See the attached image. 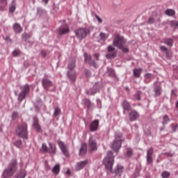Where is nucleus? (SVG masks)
<instances>
[{"label": "nucleus", "instance_id": "12", "mask_svg": "<svg viewBox=\"0 0 178 178\" xmlns=\"http://www.w3.org/2000/svg\"><path fill=\"white\" fill-rule=\"evenodd\" d=\"M42 86L46 91H49V87H52V86H54V83L47 78H42Z\"/></svg>", "mask_w": 178, "mask_h": 178}, {"label": "nucleus", "instance_id": "28", "mask_svg": "<svg viewBox=\"0 0 178 178\" xmlns=\"http://www.w3.org/2000/svg\"><path fill=\"white\" fill-rule=\"evenodd\" d=\"M67 67L69 70H74L73 69L76 67V60L72 58L68 63Z\"/></svg>", "mask_w": 178, "mask_h": 178}, {"label": "nucleus", "instance_id": "2", "mask_svg": "<svg viewBox=\"0 0 178 178\" xmlns=\"http://www.w3.org/2000/svg\"><path fill=\"white\" fill-rule=\"evenodd\" d=\"M124 141V138L123 137V134L122 132H115L111 148L113 149L115 152H119V149L122 148V144Z\"/></svg>", "mask_w": 178, "mask_h": 178}, {"label": "nucleus", "instance_id": "24", "mask_svg": "<svg viewBox=\"0 0 178 178\" xmlns=\"http://www.w3.org/2000/svg\"><path fill=\"white\" fill-rule=\"evenodd\" d=\"M13 29L15 31V33H17V34H20L22 31H23V28H22V26L19 24L18 23H15L13 24Z\"/></svg>", "mask_w": 178, "mask_h": 178}, {"label": "nucleus", "instance_id": "43", "mask_svg": "<svg viewBox=\"0 0 178 178\" xmlns=\"http://www.w3.org/2000/svg\"><path fill=\"white\" fill-rule=\"evenodd\" d=\"M99 38L100 40H102V41H105L108 39V35H106V34H105L104 33L101 32L99 33Z\"/></svg>", "mask_w": 178, "mask_h": 178}, {"label": "nucleus", "instance_id": "45", "mask_svg": "<svg viewBox=\"0 0 178 178\" xmlns=\"http://www.w3.org/2000/svg\"><path fill=\"white\" fill-rule=\"evenodd\" d=\"M17 118H19V113L17 111H14L11 116L12 120H16Z\"/></svg>", "mask_w": 178, "mask_h": 178}, {"label": "nucleus", "instance_id": "52", "mask_svg": "<svg viewBox=\"0 0 178 178\" xmlns=\"http://www.w3.org/2000/svg\"><path fill=\"white\" fill-rule=\"evenodd\" d=\"M145 79H149L150 80L155 79V76L149 73L145 74Z\"/></svg>", "mask_w": 178, "mask_h": 178}, {"label": "nucleus", "instance_id": "44", "mask_svg": "<svg viewBox=\"0 0 178 178\" xmlns=\"http://www.w3.org/2000/svg\"><path fill=\"white\" fill-rule=\"evenodd\" d=\"M88 65L90 66H92L93 67H97V63H95V60H93L92 58H91L88 62Z\"/></svg>", "mask_w": 178, "mask_h": 178}, {"label": "nucleus", "instance_id": "60", "mask_svg": "<svg viewBox=\"0 0 178 178\" xmlns=\"http://www.w3.org/2000/svg\"><path fill=\"white\" fill-rule=\"evenodd\" d=\"M40 55L42 58H45L47 56V51L45 50H41Z\"/></svg>", "mask_w": 178, "mask_h": 178}, {"label": "nucleus", "instance_id": "10", "mask_svg": "<svg viewBox=\"0 0 178 178\" xmlns=\"http://www.w3.org/2000/svg\"><path fill=\"white\" fill-rule=\"evenodd\" d=\"M33 127L38 133H42V129L41 128V125H40V120L37 116L33 118Z\"/></svg>", "mask_w": 178, "mask_h": 178}, {"label": "nucleus", "instance_id": "50", "mask_svg": "<svg viewBox=\"0 0 178 178\" xmlns=\"http://www.w3.org/2000/svg\"><path fill=\"white\" fill-rule=\"evenodd\" d=\"M22 54V51H20V50H14L12 53L13 56L16 57V56H19V55H20Z\"/></svg>", "mask_w": 178, "mask_h": 178}, {"label": "nucleus", "instance_id": "22", "mask_svg": "<svg viewBox=\"0 0 178 178\" xmlns=\"http://www.w3.org/2000/svg\"><path fill=\"white\" fill-rule=\"evenodd\" d=\"M123 169H124V168L122 165H117V168L115 170V177H116V176H118V177H120V176H122V173H123Z\"/></svg>", "mask_w": 178, "mask_h": 178}, {"label": "nucleus", "instance_id": "30", "mask_svg": "<svg viewBox=\"0 0 178 178\" xmlns=\"http://www.w3.org/2000/svg\"><path fill=\"white\" fill-rule=\"evenodd\" d=\"M85 106H87L88 109H92L94 107V104L91 102V100L89 99H85L83 100Z\"/></svg>", "mask_w": 178, "mask_h": 178}, {"label": "nucleus", "instance_id": "21", "mask_svg": "<svg viewBox=\"0 0 178 178\" xmlns=\"http://www.w3.org/2000/svg\"><path fill=\"white\" fill-rule=\"evenodd\" d=\"M88 164V161L87 160L77 163L76 170H81V169H83V168H84V166L87 165Z\"/></svg>", "mask_w": 178, "mask_h": 178}, {"label": "nucleus", "instance_id": "20", "mask_svg": "<svg viewBox=\"0 0 178 178\" xmlns=\"http://www.w3.org/2000/svg\"><path fill=\"white\" fill-rule=\"evenodd\" d=\"M154 91L155 97H161L162 95V86L161 85H156L154 87Z\"/></svg>", "mask_w": 178, "mask_h": 178}, {"label": "nucleus", "instance_id": "37", "mask_svg": "<svg viewBox=\"0 0 178 178\" xmlns=\"http://www.w3.org/2000/svg\"><path fill=\"white\" fill-rule=\"evenodd\" d=\"M15 147H17V148H22L23 147V142L22 140H17L13 143Z\"/></svg>", "mask_w": 178, "mask_h": 178}, {"label": "nucleus", "instance_id": "56", "mask_svg": "<svg viewBox=\"0 0 178 178\" xmlns=\"http://www.w3.org/2000/svg\"><path fill=\"white\" fill-rule=\"evenodd\" d=\"M144 133H145V136H147V137L151 136V129H145Z\"/></svg>", "mask_w": 178, "mask_h": 178}, {"label": "nucleus", "instance_id": "8", "mask_svg": "<svg viewBox=\"0 0 178 178\" xmlns=\"http://www.w3.org/2000/svg\"><path fill=\"white\" fill-rule=\"evenodd\" d=\"M101 88H102V83L96 82L92 88L86 90V94L87 95H95L97 92H99Z\"/></svg>", "mask_w": 178, "mask_h": 178}, {"label": "nucleus", "instance_id": "59", "mask_svg": "<svg viewBox=\"0 0 178 178\" xmlns=\"http://www.w3.org/2000/svg\"><path fill=\"white\" fill-rule=\"evenodd\" d=\"M134 98H136L138 101H141V95L140 94V92L135 94Z\"/></svg>", "mask_w": 178, "mask_h": 178}, {"label": "nucleus", "instance_id": "39", "mask_svg": "<svg viewBox=\"0 0 178 178\" xmlns=\"http://www.w3.org/2000/svg\"><path fill=\"white\" fill-rule=\"evenodd\" d=\"M169 122H170V118H169V116L168 115H164L162 121L163 126H165V124H168Z\"/></svg>", "mask_w": 178, "mask_h": 178}, {"label": "nucleus", "instance_id": "54", "mask_svg": "<svg viewBox=\"0 0 178 178\" xmlns=\"http://www.w3.org/2000/svg\"><path fill=\"white\" fill-rule=\"evenodd\" d=\"M170 24L171 27H178V21H170Z\"/></svg>", "mask_w": 178, "mask_h": 178}, {"label": "nucleus", "instance_id": "62", "mask_svg": "<svg viewBox=\"0 0 178 178\" xmlns=\"http://www.w3.org/2000/svg\"><path fill=\"white\" fill-rule=\"evenodd\" d=\"M1 5H3V6H6V5L8 4V2L6 0H0Z\"/></svg>", "mask_w": 178, "mask_h": 178}, {"label": "nucleus", "instance_id": "55", "mask_svg": "<svg viewBox=\"0 0 178 178\" xmlns=\"http://www.w3.org/2000/svg\"><path fill=\"white\" fill-rule=\"evenodd\" d=\"M172 133H176L178 130V124L171 127Z\"/></svg>", "mask_w": 178, "mask_h": 178}, {"label": "nucleus", "instance_id": "57", "mask_svg": "<svg viewBox=\"0 0 178 178\" xmlns=\"http://www.w3.org/2000/svg\"><path fill=\"white\" fill-rule=\"evenodd\" d=\"M59 10V8L54 6L51 10V13H53L54 15H55V13H56Z\"/></svg>", "mask_w": 178, "mask_h": 178}, {"label": "nucleus", "instance_id": "15", "mask_svg": "<svg viewBox=\"0 0 178 178\" xmlns=\"http://www.w3.org/2000/svg\"><path fill=\"white\" fill-rule=\"evenodd\" d=\"M58 144L63 155L67 157L69 156V150L67 149L68 147L66 145H65V143H63V141H58Z\"/></svg>", "mask_w": 178, "mask_h": 178}, {"label": "nucleus", "instance_id": "17", "mask_svg": "<svg viewBox=\"0 0 178 178\" xmlns=\"http://www.w3.org/2000/svg\"><path fill=\"white\" fill-rule=\"evenodd\" d=\"M99 127V120H95L89 126L90 131H97Z\"/></svg>", "mask_w": 178, "mask_h": 178}, {"label": "nucleus", "instance_id": "42", "mask_svg": "<svg viewBox=\"0 0 178 178\" xmlns=\"http://www.w3.org/2000/svg\"><path fill=\"white\" fill-rule=\"evenodd\" d=\"M133 149L131 147L127 149V158H131L133 156Z\"/></svg>", "mask_w": 178, "mask_h": 178}, {"label": "nucleus", "instance_id": "1", "mask_svg": "<svg viewBox=\"0 0 178 178\" xmlns=\"http://www.w3.org/2000/svg\"><path fill=\"white\" fill-rule=\"evenodd\" d=\"M127 42V40L121 35L119 33L115 35L113 45V47H116L118 49H120L123 54H128L130 52V49H129V46L126 45Z\"/></svg>", "mask_w": 178, "mask_h": 178}, {"label": "nucleus", "instance_id": "16", "mask_svg": "<svg viewBox=\"0 0 178 178\" xmlns=\"http://www.w3.org/2000/svg\"><path fill=\"white\" fill-rule=\"evenodd\" d=\"M105 76L108 77H112L113 79H116V72L115 69L107 67L106 71L104 73Z\"/></svg>", "mask_w": 178, "mask_h": 178}, {"label": "nucleus", "instance_id": "13", "mask_svg": "<svg viewBox=\"0 0 178 178\" xmlns=\"http://www.w3.org/2000/svg\"><path fill=\"white\" fill-rule=\"evenodd\" d=\"M121 106L123 108L124 115H126L127 112H130V111H131V104L127 100H124L121 103Z\"/></svg>", "mask_w": 178, "mask_h": 178}, {"label": "nucleus", "instance_id": "63", "mask_svg": "<svg viewBox=\"0 0 178 178\" xmlns=\"http://www.w3.org/2000/svg\"><path fill=\"white\" fill-rule=\"evenodd\" d=\"M95 16L99 23H102V19H101V17H99V16H98L97 14H95Z\"/></svg>", "mask_w": 178, "mask_h": 178}, {"label": "nucleus", "instance_id": "41", "mask_svg": "<svg viewBox=\"0 0 178 178\" xmlns=\"http://www.w3.org/2000/svg\"><path fill=\"white\" fill-rule=\"evenodd\" d=\"M48 146H47V144L45 143H42V148L40 149V151H42V152L43 154H47V152H48Z\"/></svg>", "mask_w": 178, "mask_h": 178}, {"label": "nucleus", "instance_id": "64", "mask_svg": "<svg viewBox=\"0 0 178 178\" xmlns=\"http://www.w3.org/2000/svg\"><path fill=\"white\" fill-rule=\"evenodd\" d=\"M5 40H6V41H8V42H12V39H10V37H9V36H7V37L5 38Z\"/></svg>", "mask_w": 178, "mask_h": 178}, {"label": "nucleus", "instance_id": "7", "mask_svg": "<svg viewBox=\"0 0 178 178\" xmlns=\"http://www.w3.org/2000/svg\"><path fill=\"white\" fill-rule=\"evenodd\" d=\"M19 89L21 91L18 95L17 101L22 102L23 99H25L26 97L30 94V85L25 84L20 86Z\"/></svg>", "mask_w": 178, "mask_h": 178}, {"label": "nucleus", "instance_id": "38", "mask_svg": "<svg viewBox=\"0 0 178 178\" xmlns=\"http://www.w3.org/2000/svg\"><path fill=\"white\" fill-rule=\"evenodd\" d=\"M83 57H84V62L85 63H88V61L92 59L91 58V55L89 54L88 53H84L83 54Z\"/></svg>", "mask_w": 178, "mask_h": 178}, {"label": "nucleus", "instance_id": "6", "mask_svg": "<svg viewBox=\"0 0 178 178\" xmlns=\"http://www.w3.org/2000/svg\"><path fill=\"white\" fill-rule=\"evenodd\" d=\"M90 33L91 30L87 27L79 28L74 31L76 37L78 38V40H80V41H81V40H84L87 35H90Z\"/></svg>", "mask_w": 178, "mask_h": 178}, {"label": "nucleus", "instance_id": "58", "mask_svg": "<svg viewBox=\"0 0 178 178\" xmlns=\"http://www.w3.org/2000/svg\"><path fill=\"white\" fill-rule=\"evenodd\" d=\"M163 155H165V156H168V158H172V156H175V153L165 152L163 153Z\"/></svg>", "mask_w": 178, "mask_h": 178}, {"label": "nucleus", "instance_id": "27", "mask_svg": "<svg viewBox=\"0 0 178 178\" xmlns=\"http://www.w3.org/2000/svg\"><path fill=\"white\" fill-rule=\"evenodd\" d=\"M87 154V143H82L79 149V155H86Z\"/></svg>", "mask_w": 178, "mask_h": 178}, {"label": "nucleus", "instance_id": "40", "mask_svg": "<svg viewBox=\"0 0 178 178\" xmlns=\"http://www.w3.org/2000/svg\"><path fill=\"white\" fill-rule=\"evenodd\" d=\"M60 115V108L58 106L54 108V112L53 114L54 118H56L57 116H59Z\"/></svg>", "mask_w": 178, "mask_h": 178}, {"label": "nucleus", "instance_id": "33", "mask_svg": "<svg viewBox=\"0 0 178 178\" xmlns=\"http://www.w3.org/2000/svg\"><path fill=\"white\" fill-rule=\"evenodd\" d=\"M163 44L168 45V47H173V39L172 38H165L163 39Z\"/></svg>", "mask_w": 178, "mask_h": 178}, {"label": "nucleus", "instance_id": "35", "mask_svg": "<svg viewBox=\"0 0 178 178\" xmlns=\"http://www.w3.org/2000/svg\"><path fill=\"white\" fill-rule=\"evenodd\" d=\"M26 176H27V172L24 170H21L19 173L15 175V178H24Z\"/></svg>", "mask_w": 178, "mask_h": 178}, {"label": "nucleus", "instance_id": "48", "mask_svg": "<svg viewBox=\"0 0 178 178\" xmlns=\"http://www.w3.org/2000/svg\"><path fill=\"white\" fill-rule=\"evenodd\" d=\"M146 159H147V165H151V163H152V162H154V159H152V156H147Z\"/></svg>", "mask_w": 178, "mask_h": 178}, {"label": "nucleus", "instance_id": "11", "mask_svg": "<svg viewBox=\"0 0 178 178\" xmlns=\"http://www.w3.org/2000/svg\"><path fill=\"white\" fill-rule=\"evenodd\" d=\"M67 77L70 81L71 84H74L76 82L77 75L75 70H68L67 72Z\"/></svg>", "mask_w": 178, "mask_h": 178}, {"label": "nucleus", "instance_id": "18", "mask_svg": "<svg viewBox=\"0 0 178 178\" xmlns=\"http://www.w3.org/2000/svg\"><path fill=\"white\" fill-rule=\"evenodd\" d=\"M129 117L130 122H134L140 118V113L136 111H132L129 113Z\"/></svg>", "mask_w": 178, "mask_h": 178}, {"label": "nucleus", "instance_id": "14", "mask_svg": "<svg viewBox=\"0 0 178 178\" xmlns=\"http://www.w3.org/2000/svg\"><path fill=\"white\" fill-rule=\"evenodd\" d=\"M88 145L91 152L97 151V149H98V146L97 145V140L92 137H90L89 138Z\"/></svg>", "mask_w": 178, "mask_h": 178}, {"label": "nucleus", "instance_id": "32", "mask_svg": "<svg viewBox=\"0 0 178 178\" xmlns=\"http://www.w3.org/2000/svg\"><path fill=\"white\" fill-rule=\"evenodd\" d=\"M49 154H53V155H55V154H56V146L55 145H52L51 143H49Z\"/></svg>", "mask_w": 178, "mask_h": 178}, {"label": "nucleus", "instance_id": "29", "mask_svg": "<svg viewBox=\"0 0 178 178\" xmlns=\"http://www.w3.org/2000/svg\"><path fill=\"white\" fill-rule=\"evenodd\" d=\"M31 38V35H30L29 33L24 32L22 35V41H24L25 42H30L29 40Z\"/></svg>", "mask_w": 178, "mask_h": 178}, {"label": "nucleus", "instance_id": "47", "mask_svg": "<svg viewBox=\"0 0 178 178\" xmlns=\"http://www.w3.org/2000/svg\"><path fill=\"white\" fill-rule=\"evenodd\" d=\"M155 23V18L154 17H149L147 24H154Z\"/></svg>", "mask_w": 178, "mask_h": 178}, {"label": "nucleus", "instance_id": "23", "mask_svg": "<svg viewBox=\"0 0 178 178\" xmlns=\"http://www.w3.org/2000/svg\"><path fill=\"white\" fill-rule=\"evenodd\" d=\"M51 172L55 176H58L60 172V164L58 163L52 168Z\"/></svg>", "mask_w": 178, "mask_h": 178}, {"label": "nucleus", "instance_id": "34", "mask_svg": "<svg viewBox=\"0 0 178 178\" xmlns=\"http://www.w3.org/2000/svg\"><path fill=\"white\" fill-rule=\"evenodd\" d=\"M164 13L167 16L173 17V16H175V15H176V11H175V10H173V9H167V10H165Z\"/></svg>", "mask_w": 178, "mask_h": 178}, {"label": "nucleus", "instance_id": "4", "mask_svg": "<svg viewBox=\"0 0 178 178\" xmlns=\"http://www.w3.org/2000/svg\"><path fill=\"white\" fill-rule=\"evenodd\" d=\"M27 129L28 125L26 122L17 125V128L15 129L16 136H18L20 138L29 140V131L27 130Z\"/></svg>", "mask_w": 178, "mask_h": 178}, {"label": "nucleus", "instance_id": "49", "mask_svg": "<svg viewBox=\"0 0 178 178\" xmlns=\"http://www.w3.org/2000/svg\"><path fill=\"white\" fill-rule=\"evenodd\" d=\"M154 154V148L151 147L147 151V156H152Z\"/></svg>", "mask_w": 178, "mask_h": 178}, {"label": "nucleus", "instance_id": "36", "mask_svg": "<svg viewBox=\"0 0 178 178\" xmlns=\"http://www.w3.org/2000/svg\"><path fill=\"white\" fill-rule=\"evenodd\" d=\"M16 10V2L15 0L12 1L11 5L9 7L10 13H13Z\"/></svg>", "mask_w": 178, "mask_h": 178}, {"label": "nucleus", "instance_id": "51", "mask_svg": "<svg viewBox=\"0 0 178 178\" xmlns=\"http://www.w3.org/2000/svg\"><path fill=\"white\" fill-rule=\"evenodd\" d=\"M161 176L163 178H168L169 176H170V172L168 171H163L161 174Z\"/></svg>", "mask_w": 178, "mask_h": 178}, {"label": "nucleus", "instance_id": "53", "mask_svg": "<svg viewBox=\"0 0 178 178\" xmlns=\"http://www.w3.org/2000/svg\"><path fill=\"white\" fill-rule=\"evenodd\" d=\"M84 74L86 77H90L91 76V71L88 69H85L84 70Z\"/></svg>", "mask_w": 178, "mask_h": 178}, {"label": "nucleus", "instance_id": "9", "mask_svg": "<svg viewBox=\"0 0 178 178\" xmlns=\"http://www.w3.org/2000/svg\"><path fill=\"white\" fill-rule=\"evenodd\" d=\"M108 54H106V58L107 59H115L118 56V53L115 51V47L112 45H109L107 47Z\"/></svg>", "mask_w": 178, "mask_h": 178}, {"label": "nucleus", "instance_id": "26", "mask_svg": "<svg viewBox=\"0 0 178 178\" xmlns=\"http://www.w3.org/2000/svg\"><path fill=\"white\" fill-rule=\"evenodd\" d=\"M33 105L36 111H40V109H41V106H42V100H41L40 98H38L36 102L33 103Z\"/></svg>", "mask_w": 178, "mask_h": 178}, {"label": "nucleus", "instance_id": "46", "mask_svg": "<svg viewBox=\"0 0 178 178\" xmlns=\"http://www.w3.org/2000/svg\"><path fill=\"white\" fill-rule=\"evenodd\" d=\"M165 53L167 59H170L172 58V51L170 49H168V50L165 51Z\"/></svg>", "mask_w": 178, "mask_h": 178}, {"label": "nucleus", "instance_id": "3", "mask_svg": "<svg viewBox=\"0 0 178 178\" xmlns=\"http://www.w3.org/2000/svg\"><path fill=\"white\" fill-rule=\"evenodd\" d=\"M17 170V160L14 159L10 162L8 167L6 168L3 172V178L12 177Z\"/></svg>", "mask_w": 178, "mask_h": 178}, {"label": "nucleus", "instance_id": "25", "mask_svg": "<svg viewBox=\"0 0 178 178\" xmlns=\"http://www.w3.org/2000/svg\"><path fill=\"white\" fill-rule=\"evenodd\" d=\"M37 15L40 16V17H42L44 16H47V11L42 9L41 7L37 8Z\"/></svg>", "mask_w": 178, "mask_h": 178}, {"label": "nucleus", "instance_id": "5", "mask_svg": "<svg viewBox=\"0 0 178 178\" xmlns=\"http://www.w3.org/2000/svg\"><path fill=\"white\" fill-rule=\"evenodd\" d=\"M115 156H113V152H107V155L103 160V165H104L106 169H107V170H109V172H111V173H113V172L112 171V168H113Z\"/></svg>", "mask_w": 178, "mask_h": 178}, {"label": "nucleus", "instance_id": "31", "mask_svg": "<svg viewBox=\"0 0 178 178\" xmlns=\"http://www.w3.org/2000/svg\"><path fill=\"white\" fill-rule=\"evenodd\" d=\"M143 72V69L139 68V69H134V77L135 79H138L141 76V73Z\"/></svg>", "mask_w": 178, "mask_h": 178}, {"label": "nucleus", "instance_id": "19", "mask_svg": "<svg viewBox=\"0 0 178 178\" xmlns=\"http://www.w3.org/2000/svg\"><path fill=\"white\" fill-rule=\"evenodd\" d=\"M58 31L59 35H65V34H68V33H70V29L68 28V26L65 28V26H61L58 29Z\"/></svg>", "mask_w": 178, "mask_h": 178}, {"label": "nucleus", "instance_id": "61", "mask_svg": "<svg viewBox=\"0 0 178 178\" xmlns=\"http://www.w3.org/2000/svg\"><path fill=\"white\" fill-rule=\"evenodd\" d=\"M160 49L162 52H166V51H168L167 47L165 46H160Z\"/></svg>", "mask_w": 178, "mask_h": 178}]
</instances>
